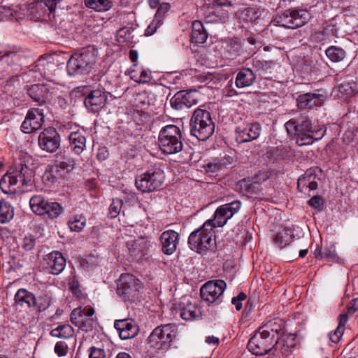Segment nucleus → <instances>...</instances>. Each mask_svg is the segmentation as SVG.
I'll return each mask as SVG.
<instances>
[{"instance_id":"obj_1","label":"nucleus","mask_w":358,"mask_h":358,"mask_svg":"<svg viewBox=\"0 0 358 358\" xmlns=\"http://www.w3.org/2000/svg\"><path fill=\"white\" fill-rule=\"evenodd\" d=\"M241 206L238 200L220 206L214 213V218L206 221L201 227L192 232L188 243L192 250L201 254L203 251L213 249L215 245L214 228L222 227L228 220L238 213Z\"/></svg>"},{"instance_id":"obj_2","label":"nucleus","mask_w":358,"mask_h":358,"mask_svg":"<svg viewBox=\"0 0 358 358\" xmlns=\"http://www.w3.org/2000/svg\"><path fill=\"white\" fill-rule=\"evenodd\" d=\"M285 127L288 134L296 136V142L299 146L312 144L315 141L321 139L325 133L324 129L313 126L305 116L289 120Z\"/></svg>"},{"instance_id":"obj_3","label":"nucleus","mask_w":358,"mask_h":358,"mask_svg":"<svg viewBox=\"0 0 358 358\" xmlns=\"http://www.w3.org/2000/svg\"><path fill=\"white\" fill-rule=\"evenodd\" d=\"M33 171L26 164H15L0 180V188L6 193H12L15 189H10L17 185L18 187L29 186L33 181Z\"/></svg>"},{"instance_id":"obj_4","label":"nucleus","mask_w":358,"mask_h":358,"mask_svg":"<svg viewBox=\"0 0 358 358\" xmlns=\"http://www.w3.org/2000/svg\"><path fill=\"white\" fill-rule=\"evenodd\" d=\"M215 124L210 113L201 108L194 111L190 120V133L199 141H206L214 133Z\"/></svg>"},{"instance_id":"obj_5","label":"nucleus","mask_w":358,"mask_h":358,"mask_svg":"<svg viewBox=\"0 0 358 358\" xmlns=\"http://www.w3.org/2000/svg\"><path fill=\"white\" fill-rule=\"evenodd\" d=\"M158 143L164 154L172 155L180 152L183 144L180 128L174 124L164 127L159 131Z\"/></svg>"},{"instance_id":"obj_6","label":"nucleus","mask_w":358,"mask_h":358,"mask_svg":"<svg viewBox=\"0 0 358 358\" xmlns=\"http://www.w3.org/2000/svg\"><path fill=\"white\" fill-rule=\"evenodd\" d=\"M96 63V56L92 50L85 49L73 53L66 65L68 74L72 76L88 74Z\"/></svg>"},{"instance_id":"obj_7","label":"nucleus","mask_w":358,"mask_h":358,"mask_svg":"<svg viewBox=\"0 0 358 358\" xmlns=\"http://www.w3.org/2000/svg\"><path fill=\"white\" fill-rule=\"evenodd\" d=\"M25 58V52L20 46L6 45L0 49V62L6 66V71L9 76L17 75Z\"/></svg>"},{"instance_id":"obj_8","label":"nucleus","mask_w":358,"mask_h":358,"mask_svg":"<svg viewBox=\"0 0 358 358\" xmlns=\"http://www.w3.org/2000/svg\"><path fill=\"white\" fill-rule=\"evenodd\" d=\"M310 13L303 9H289L284 11L272 21L274 25L288 29L302 27L308 21Z\"/></svg>"},{"instance_id":"obj_9","label":"nucleus","mask_w":358,"mask_h":358,"mask_svg":"<svg viewBox=\"0 0 358 358\" xmlns=\"http://www.w3.org/2000/svg\"><path fill=\"white\" fill-rule=\"evenodd\" d=\"M164 179V171L159 168H153L138 176L135 184L142 192H150L159 189Z\"/></svg>"},{"instance_id":"obj_10","label":"nucleus","mask_w":358,"mask_h":358,"mask_svg":"<svg viewBox=\"0 0 358 358\" xmlns=\"http://www.w3.org/2000/svg\"><path fill=\"white\" fill-rule=\"evenodd\" d=\"M277 343L278 338L274 335L269 336L268 331H259L249 340L248 348L252 354L262 356L268 353Z\"/></svg>"},{"instance_id":"obj_11","label":"nucleus","mask_w":358,"mask_h":358,"mask_svg":"<svg viewBox=\"0 0 358 358\" xmlns=\"http://www.w3.org/2000/svg\"><path fill=\"white\" fill-rule=\"evenodd\" d=\"M141 282L134 275L123 273L117 283V294L125 301H135L138 297Z\"/></svg>"},{"instance_id":"obj_12","label":"nucleus","mask_w":358,"mask_h":358,"mask_svg":"<svg viewBox=\"0 0 358 358\" xmlns=\"http://www.w3.org/2000/svg\"><path fill=\"white\" fill-rule=\"evenodd\" d=\"M171 328L169 324L156 327L148 337L150 347L157 350L168 349L172 341Z\"/></svg>"},{"instance_id":"obj_13","label":"nucleus","mask_w":358,"mask_h":358,"mask_svg":"<svg viewBox=\"0 0 358 358\" xmlns=\"http://www.w3.org/2000/svg\"><path fill=\"white\" fill-rule=\"evenodd\" d=\"M76 166L75 159L65 153L57 155L54 164L50 169L51 176L56 178H64Z\"/></svg>"},{"instance_id":"obj_14","label":"nucleus","mask_w":358,"mask_h":358,"mask_svg":"<svg viewBox=\"0 0 358 358\" xmlns=\"http://www.w3.org/2000/svg\"><path fill=\"white\" fill-rule=\"evenodd\" d=\"M226 287L227 284L222 280H210L201 287V297L203 301L212 303L219 299Z\"/></svg>"},{"instance_id":"obj_15","label":"nucleus","mask_w":358,"mask_h":358,"mask_svg":"<svg viewBox=\"0 0 358 358\" xmlns=\"http://www.w3.org/2000/svg\"><path fill=\"white\" fill-rule=\"evenodd\" d=\"M201 98V94L196 90L178 92L171 99L170 103L176 110H182L196 105Z\"/></svg>"},{"instance_id":"obj_16","label":"nucleus","mask_w":358,"mask_h":358,"mask_svg":"<svg viewBox=\"0 0 358 358\" xmlns=\"http://www.w3.org/2000/svg\"><path fill=\"white\" fill-rule=\"evenodd\" d=\"M40 148L46 152H54L60 145V137L55 128L44 129L38 136Z\"/></svg>"},{"instance_id":"obj_17","label":"nucleus","mask_w":358,"mask_h":358,"mask_svg":"<svg viewBox=\"0 0 358 358\" xmlns=\"http://www.w3.org/2000/svg\"><path fill=\"white\" fill-rule=\"evenodd\" d=\"M57 66L54 57L52 55H47L40 57L31 71L38 72L43 78L50 81L55 76Z\"/></svg>"},{"instance_id":"obj_18","label":"nucleus","mask_w":358,"mask_h":358,"mask_svg":"<svg viewBox=\"0 0 358 358\" xmlns=\"http://www.w3.org/2000/svg\"><path fill=\"white\" fill-rule=\"evenodd\" d=\"M43 123L44 115L42 110L38 108H31L21 125V130L24 133L31 134L41 129Z\"/></svg>"},{"instance_id":"obj_19","label":"nucleus","mask_w":358,"mask_h":358,"mask_svg":"<svg viewBox=\"0 0 358 358\" xmlns=\"http://www.w3.org/2000/svg\"><path fill=\"white\" fill-rule=\"evenodd\" d=\"M261 132L259 123H251L238 126L236 129V140L238 143H243L257 139Z\"/></svg>"},{"instance_id":"obj_20","label":"nucleus","mask_w":358,"mask_h":358,"mask_svg":"<svg viewBox=\"0 0 358 358\" xmlns=\"http://www.w3.org/2000/svg\"><path fill=\"white\" fill-rule=\"evenodd\" d=\"M43 266L48 273L58 275L65 268L66 259L62 252L53 251L45 256L43 259Z\"/></svg>"},{"instance_id":"obj_21","label":"nucleus","mask_w":358,"mask_h":358,"mask_svg":"<svg viewBox=\"0 0 358 358\" xmlns=\"http://www.w3.org/2000/svg\"><path fill=\"white\" fill-rule=\"evenodd\" d=\"M107 100V95L102 90H94L85 99V106L92 113L99 111L105 104Z\"/></svg>"},{"instance_id":"obj_22","label":"nucleus","mask_w":358,"mask_h":358,"mask_svg":"<svg viewBox=\"0 0 358 358\" xmlns=\"http://www.w3.org/2000/svg\"><path fill=\"white\" fill-rule=\"evenodd\" d=\"M114 327L119 331L121 339L123 340L134 337L138 331L136 322L129 318L115 320Z\"/></svg>"},{"instance_id":"obj_23","label":"nucleus","mask_w":358,"mask_h":358,"mask_svg":"<svg viewBox=\"0 0 358 358\" xmlns=\"http://www.w3.org/2000/svg\"><path fill=\"white\" fill-rule=\"evenodd\" d=\"M234 162V159L231 156L225 155L220 159H215L213 162L203 165V169L210 176L216 177L219 173L224 171L225 169Z\"/></svg>"},{"instance_id":"obj_24","label":"nucleus","mask_w":358,"mask_h":358,"mask_svg":"<svg viewBox=\"0 0 358 358\" xmlns=\"http://www.w3.org/2000/svg\"><path fill=\"white\" fill-rule=\"evenodd\" d=\"M297 106L300 109H311L324 103V96L317 93H306L298 96Z\"/></svg>"},{"instance_id":"obj_25","label":"nucleus","mask_w":358,"mask_h":358,"mask_svg":"<svg viewBox=\"0 0 358 358\" xmlns=\"http://www.w3.org/2000/svg\"><path fill=\"white\" fill-rule=\"evenodd\" d=\"M159 239L162 252L166 255H171L176 250L179 234L173 230H167L161 234Z\"/></svg>"},{"instance_id":"obj_26","label":"nucleus","mask_w":358,"mask_h":358,"mask_svg":"<svg viewBox=\"0 0 358 358\" xmlns=\"http://www.w3.org/2000/svg\"><path fill=\"white\" fill-rule=\"evenodd\" d=\"M34 295L25 289H20L15 295V307L17 310L22 311L24 308L27 311L28 308H33Z\"/></svg>"},{"instance_id":"obj_27","label":"nucleus","mask_w":358,"mask_h":358,"mask_svg":"<svg viewBox=\"0 0 358 358\" xmlns=\"http://www.w3.org/2000/svg\"><path fill=\"white\" fill-rule=\"evenodd\" d=\"M297 188L301 192H309L317 188V176L312 170H308L298 179Z\"/></svg>"},{"instance_id":"obj_28","label":"nucleus","mask_w":358,"mask_h":358,"mask_svg":"<svg viewBox=\"0 0 358 358\" xmlns=\"http://www.w3.org/2000/svg\"><path fill=\"white\" fill-rule=\"evenodd\" d=\"M256 80L253 71L249 68H242L236 76L235 85L238 88L250 87Z\"/></svg>"},{"instance_id":"obj_29","label":"nucleus","mask_w":358,"mask_h":358,"mask_svg":"<svg viewBox=\"0 0 358 358\" xmlns=\"http://www.w3.org/2000/svg\"><path fill=\"white\" fill-rule=\"evenodd\" d=\"M69 141L71 150L76 155H80L86 147L85 136L79 131L71 132Z\"/></svg>"},{"instance_id":"obj_30","label":"nucleus","mask_w":358,"mask_h":358,"mask_svg":"<svg viewBox=\"0 0 358 358\" xmlns=\"http://www.w3.org/2000/svg\"><path fill=\"white\" fill-rule=\"evenodd\" d=\"M48 92V88L43 85H33L27 90L29 96L40 105L45 102Z\"/></svg>"},{"instance_id":"obj_31","label":"nucleus","mask_w":358,"mask_h":358,"mask_svg":"<svg viewBox=\"0 0 358 358\" xmlns=\"http://www.w3.org/2000/svg\"><path fill=\"white\" fill-rule=\"evenodd\" d=\"M208 38V34L201 21L195 20L192 22L191 41L196 43H204Z\"/></svg>"},{"instance_id":"obj_32","label":"nucleus","mask_w":358,"mask_h":358,"mask_svg":"<svg viewBox=\"0 0 358 358\" xmlns=\"http://www.w3.org/2000/svg\"><path fill=\"white\" fill-rule=\"evenodd\" d=\"M93 315H71V321L79 329L83 331H88L93 327L95 320Z\"/></svg>"},{"instance_id":"obj_33","label":"nucleus","mask_w":358,"mask_h":358,"mask_svg":"<svg viewBox=\"0 0 358 358\" xmlns=\"http://www.w3.org/2000/svg\"><path fill=\"white\" fill-rule=\"evenodd\" d=\"M294 237L293 229L285 227L280 229L274 238V243L280 248L289 245Z\"/></svg>"},{"instance_id":"obj_34","label":"nucleus","mask_w":358,"mask_h":358,"mask_svg":"<svg viewBox=\"0 0 358 358\" xmlns=\"http://www.w3.org/2000/svg\"><path fill=\"white\" fill-rule=\"evenodd\" d=\"M285 322L282 320L275 318L268 322L264 327V329L262 331H268V336H275L278 340L280 336L284 333Z\"/></svg>"},{"instance_id":"obj_35","label":"nucleus","mask_w":358,"mask_h":358,"mask_svg":"<svg viewBox=\"0 0 358 358\" xmlns=\"http://www.w3.org/2000/svg\"><path fill=\"white\" fill-rule=\"evenodd\" d=\"M136 69H131L129 72L130 78L138 83H147L152 79L151 71L141 67H138L136 64H134Z\"/></svg>"},{"instance_id":"obj_36","label":"nucleus","mask_w":358,"mask_h":358,"mask_svg":"<svg viewBox=\"0 0 358 358\" xmlns=\"http://www.w3.org/2000/svg\"><path fill=\"white\" fill-rule=\"evenodd\" d=\"M205 17L209 22H224L228 19V14L220 6L213 5L208 13L205 14Z\"/></svg>"},{"instance_id":"obj_37","label":"nucleus","mask_w":358,"mask_h":358,"mask_svg":"<svg viewBox=\"0 0 358 358\" xmlns=\"http://www.w3.org/2000/svg\"><path fill=\"white\" fill-rule=\"evenodd\" d=\"M241 41L238 38H231L227 43L224 56L227 59H233L236 58L241 51Z\"/></svg>"},{"instance_id":"obj_38","label":"nucleus","mask_w":358,"mask_h":358,"mask_svg":"<svg viewBox=\"0 0 358 358\" xmlns=\"http://www.w3.org/2000/svg\"><path fill=\"white\" fill-rule=\"evenodd\" d=\"M316 258L324 259L329 262H338L339 257L337 256L335 246L330 243L324 247L322 250H316L315 252Z\"/></svg>"},{"instance_id":"obj_39","label":"nucleus","mask_w":358,"mask_h":358,"mask_svg":"<svg viewBox=\"0 0 358 358\" xmlns=\"http://www.w3.org/2000/svg\"><path fill=\"white\" fill-rule=\"evenodd\" d=\"M127 246L131 256L136 257L148 247V240L141 237L127 242Z\"/></svg>"},{"instance_id":"obj_40","label":"nucleus","mask_w":358,"mask_h":358,"mask_svg":"<svg viewBox=\"0 0 358 358\" xmlns=\"http://www.w3.org/2000/svg\"><path fill=\"white\" fill-rule=\"evenodd\" d=\"M48 200L41 195L33 196L29 201L31 210L36 215H43Z\"/></svg>"},{"instance_id":"obj_41","label":"nucleus","mask_w":358,"mask_h":358,"mask_svg":"<svg viewBox=\"0 0 358 358\" xmlns=\"http://www.w3.org/2000/svg\"><path fill=\"white\" fill-rule=\"evenodd\" d=\"M155 101V96L152 92L144 90L135 95V101L139 107L153 105Z\"/></svg>"},{"instance_id":"obj_42","label":"nucleus","mask_w":358,"mask_h":358,"mask_svg":"<svg viewBox=\"0 0 358 358\" xmlns=\"http://www.w3.org/2000/svg\"><path fill=\"white\" fill-rule=\"evenodd\" d=\"M348 320V315H340L338 317V324L334 331L329 334V339L333 343H338L343 334L345 325Z\"/></svg>"},{"instance_id":"obj_43","label":"nucleus","mask_w":358,"mask_h":358,"mask_svg":"<svg viewBox=\"0 0 358 358\" xmlns=\"http://www.w3.org/2000/svg\"><path fill=\"white\" fill-rule=\"evenodd\" d=\"M87 219L82 214H77L71 216L68 221V226L71 231L80 232L85 227Z\"/></svg>"},{"instance_id":"obj_44","label":"nucleus","mask_w":358,"mask_h":358,"mask_svg":"<svg viewBox=\"0 0 358 358\" xmlns=\"http://www.w3.org/2000/svg\"><path fill=\"white\" fill-rule=\"evenodd\" d=\"M14 216V208L7 201H0V223H6L10 221Z\"/></svg>"},{"instance_id":"obj_45","label":"nucleus","mask_w":358,"mask_h":358,"mask_svg":"<svg viewBox=\"0 0 358 358\" xmlns=\"http://www.w3.org/2000/svg\"><path fill=\"white\" fill-rule=\"evenodd\" d=\"M325 54L327 57L333 62H339L345 57V51L338 46L331 45L329 47Z\"/></svg>"},{"instance_id":"obj_46","label":"nucleus","mask_w":358,"mask_h":358,"mask_svg":"<svg viewBox=\"0 0 358 358\" xmlns=\"http://www.w3.org/2000/svg\"><path fill=\"white\" fill-rule=\"evenodd\" d=\"M262 15V11L257 7H248L244 8L241 14L240 17L246 22H255Z\"/></svg>"},{"instance_id":"obj_47","label":"nucleus","mask_w":358,"mask_h":358,"mask_svg":"<svg viewBox=\"0 0 358 358\" xmlns=\"http://www.w3.org/2000/svg\"><path fill=\"white\" fill-rule=\"evenodd\" d=\"M45 210L44 215L48 218L54 219L57 217L63 212V208L60 203L57 202H49L48 201L47 205H45Z\"/></svg>"},{"instance_id":"obj_48","label":"nucleus","mask_w":358,"mask_h":358,"mask_svg":"<svg viewBox=\"0 0 358 358\" xmlns=\"http://www.w3.org/2000/svg\"><path fill=\"white\" fill-rule=\"evenodd\" d=\"M50 297L46 294L39 296L38 298L34 296L32 310L42 312L45 311L50 305Z\"/></svg>"},{"instance_id":"obj_49","label":"nucleus","mask_w":358,"mask_h":358,"mask_svg":"<svg viewBox=\"0 0 358 358\" xmlns=\"http://www.w3.org/2000/svg\"><path fill=\"white\" fill-rule=\"evenodd\" d=\"M85 3L96 11H106L110 8V0H85Z\"/></svg>"},{"instance_id":"obj_50","label":"nucleus","mask_w":358,"mask_h":358,"mask_svg":"<svg viewBox=\"0 0 358 358\" xmlns=\"http://www.w3.org/2000/svg\"><path fill=\"white\" fill-rule=\"evenodd\" d=\"M338 88L340 94L347 97L355 95L357 92V85L353 81L341 83Z\"/></svg>"},{"instance_id":"obj_51","label":"nucleus","mask_w":358,"mask_h":358,"mask_svg":"<svg viewBox=\"0 0 358 358\" xmlns=\"http://www.w3.org/2000/svg\"><path fill=\"white\" fill-rule=\"evenodd\" d=\"M69 288L73 295L75 296L78 299L81 300L85 299L86 296L80 289L79 282L76 280L75 276L72 277L69 280Z\"/></svg>"},{"instance_id":"obj_52","label":"nucleus","mask_w":358,"mask_h":358,"mask_svg":"<svg viewBox=\"0 0 358 358\" xmlns=\"http://www.w3.org/2000/svg\"><path fill=\"white\" fill-rule=\"evenodd\" d=\"M123 201L121 199H113L108 208V216L110 218H115L120 214L122 208Z\"/></svg>"},{"instance_id":"obj_53","label":"nucleus","mask_w":358,"mask_h":358,"mask_svg":"<svg viewBox=\"0 0 358 358\" xmlns=\"http://www.w3.org/2000/svg\"><path fill=\"white\" fill-rule=\"evenodd\" d=\"M273 63L268 61H262L259 59H255L252 61V66L257 70L260 71V73L267 72L270 70Z\"/></svg>"},{"instance_id":"obj_54","label":"nucleus","mask_w":358,"mask_h":358,"mask_svg":"<svg viewBox=\"0 0 358 358\" xmlns=\"http://www.w3.org/2000/svg\"><path fill=\"white\" fill-rule=\"evenodd\" d=\"M163 20L161 18L154 17V19L148 27L145 30L144 35L145 36H150L153 35L157 30V29L162 24Z\"/></svg>"},{"instance_id":"obj_55","label":"nucleus","mask_w":358,"mask_h":358,"mask_svg":"<svg viewBox=\"0 0 358 358\" xmlns=\"http://www.w3.org/2000/svg\"><path fill=\"white\" fill-rule=\"evenodd\" d=\"M247 299V295L244 292H240L231 299V303L235 306L236 311H240L243 306V301Z\"/></svg>"},{"instance_id":"obj_56","label":"nucleus","mask_w":358,"mask_h":358,"mask_svg":"<svg viewBox=\"0 0 358 358\" xmlns=\"http://www.w3.org/2000/svg\"><path fill=\"white\" fill-rule=\"evenodd\" d=\"M36 244V238L34 236L29 234L26 236L22 241V247L27 251L31 250Z\"/></svg>"},{"instance_id":"obj_57","label":"nucleus","mask_w":358,"mask_h":358,"mask_svg":"<svg viewBox=\"0 0 358 358\" xmlns=\"http://www.w3.org/2000/svg\"><path fill=\"white\" fill-rule=\"evenodd\" d=\"M57 3V0H42L39 3V6L41 8H43V7L47 8V10H45V12L48 11V15H50V14H52L55 12Z\"/></svg>"},{"instance_id":"obj_58","label":"nucleus","mask_w":358,"mask_h":358,"mask_svg":"<svg viewBox=\"0 0 358 358\" xmlns=\"http://www.w3.org/2000/svg\"><path fill=\"white\" fill-rule=\"evenodd\" d=\"M88 358H106V352L103 349L93 346L89 349Z\"/></svg>"},{"instance_id":"obj_59","label":"nucleus","mask_w":358,"mask_h":358,"mask_svg":"<svg viewBox=\"0 0 358 358\" xmlns=\"http://www.w3.org/2000/svg\"><path fill=\"white\" fill-rule=\"evenodd\" d=\"M67 349L68 345L64 341L57 342L55 346V352L59 357L65 355L67 352Z\"/></svg>"},{"instance_id":"obj_60","label":"nucleus","mask_w":358,"mask_h":358,"mask_svg":"<svg viewBox=\"0 0 358 358\" xmlns=\"http://www.w3.org/2000/svg\"><path fill=\"white\" fill-rule=\"evenodd\" d=\"M246 300L247 301L245 305L244 312L245 313H250L255 310L257 299L255 296H250L248 299L247 298Z\"/></svg>"},{"instance_id":"obj_61","label":"nucleus","mask_w":358,"mask_h":358,"mask_svg":"<svg viewBox=\"0 0 358 358\" xmlns=\"http://www.w3.org/2000/svg\"><path fill=\"white\" fill-rule=\"evenodd\" d=\"M157 8L155 17L161 18L163 20L164 15L170 9V4L169 3L163 2L161 3Z\"/></svg>"},{"instance_id":"obj_62","label":"nucleus","mask_w":358,"mask_h":358,"mask_svg":"<svg viewBox=\"0 0 358 358\" xmlns=\"http://www.w3.org/2000/svg\"><path fill=\"white\" fill-rule=\"evenodd\" d=\"M269 178V174L267 171H259L253 178L255 183H260L266 180Z\"/></svg>"},{"instance_id":"obj_63","label":"nucleus","mask_w":358,"mask_h":358,"mask_svg":"<svg viewBox=\"0 0 358 358\" xmlns=\"http://www.w3.org/2000/svg\"><path fill=\"white\" fill-rule=\"evenodd\" d=\"M71 313H94V310L90 306H85L84 307L79 306L78 308H74Z\"/></svg>"},{"instance_id":"obj_64","label":"nucleus","mask_w":358,"mask_h":358,"mask_svg":"<svg viewBox=\"0 0 358 358\" xmlns=\"http://www.w3.org/2000/svg\"><path fill=\"white\" fill-rule=\"evenodd\" d=\"M348 313H354L358 311V298H355L352 299L348 304L347 305Z\"/></svg>"}]
</instances>
